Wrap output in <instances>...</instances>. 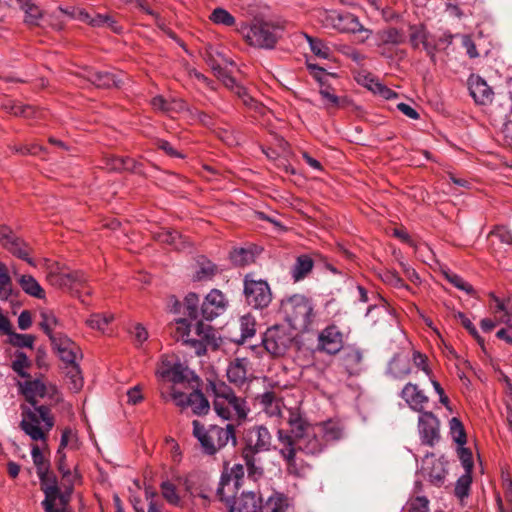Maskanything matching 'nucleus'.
<instances>
[{"label":"nucleus","instance_id":"37","mask_svg":"<svg viewBox=\"0 0 512 512\" xmlns=\"http://www.w3.org/2000/svg\"><path fill=\"white\" fill-rule=\"evenodd\" d=\"M25 13V22L29 25H37L42 18V10L33 0H15Z\"/></svg>","mask_w":512,"mask_h":512},{"label":"nucleus","instance_id":"6","mask_svg":"<svg viewBox=\"0 0 512 512\" xmlns=\"http://www.w3.org/2000/svg\"><path fill=\"white\" fill-rule=\"evenodd\" d=\"M54 426V417L49 407L35 406L33 409H24L20 428L33 441H41L46 445L48 434Z\"/></svg>","mask_w":512,"mask_h":512},{"label":"nucleus","instance_id":"42","mask_svg":"<svg viewBox=\"0 0 512 512\" xmlns=\"http://www.w3.org/2000/svg\"><path fill=\"white\" fill-rule=\"evenodd\" d=\"M193 413L197 415L207 414L210 409L209 401L206 399L204 394L198 390L190 393V404Z\"/></svg>","mask_w":512,"mask_h":512},{"label":"nucleus","instance_id":"21","mask_svg":"<svg viewBox=\"0 0 512 512\" xmlns=\"http://www.w3.org/2000/svg\"><path fill=\"white\" fill-rule=\"evenodd\" d=\"M401 397L414 411L423 412L425 404L428 403V397L416 384L407 383L401 391Z\"/></svg>","mask_w":512,"mask_h":512},{"label":"nucleus","instance_id":"34","mask_svg":"<svg viewBox=\"0 0 512 512\" xmlns=\"http://www.w3.org/2000/svg\"><path fill=\"white\" fill-rule=\"evenodd\" d=\"M405 40L404 35L396 28L390 27L376 33V45L382 47L388 44L398 45Z\"/></svg>","mask_w":512,"mask_h":512},{"label":"nucleus","instance_id":"48","mask_svg":"<svg viewBox=\"0 0 512 512\" xmlns=\"http://www.w3.org/2000/svg\"><path fill=\"white\" fill-rule=\"evenodd\" d=\"M209 19L217 25L229 27L235 24L234 16L223 8H215L210 14Z\"/></svg>","mask_w":512,"mask_h":512},{"label":"nucleus","instance_id":"36","mask_svg":"<svg viewBox=\"0 0 512 512\" xmlns=\"http://www.w3.org/2000/svg\"><path fill=\"white\" fill-rule=\"evenodd\" d=\"M427 31L423 25L410 26V42L414 48H418L423 45L424 49L429 53L433 54L434 48L428 43Z\"/></svg>","mask_w":512,"mask_h":512},{"label":"nucleus","instance_id":"38","mask_svg":"<svg viewBox=\"0 0 512 512\" xmlns=\"http://www.w3.org/2000/svg\"><path fill=\"white\" fill-rule=\"evenodd\" d=\"M216 272V266L211 261L202 258L197 262V269L193 274V281H209L215 276Z\"/></svg>","mask_w":512,"mask_h":512},{"label":"nucleus","instance_id":"24","mask_svg":"<svg viewBox=\"0 0 512 512\" xmlns=\"http://www.w3.org/2000/svg\"><path fill=\"white\" fill-rule=\"evenodd\" d=\"M83 76L98 88L118 87L121 83V79L117 75L110 72L95 71L92 68L85 69Z\"/></svg>","mask_w":512,"mask_h":512},{"label":"nucleus","instance_id":"31","mask_svg":"<svg viewBox=\"0 0 512 512\" xmlns=\"http://www.w3.org/2000/svg\"><path fill=\"white\" fill-rule=\"evenodd\" d=\"M291 507V499L280 492H274L269 496L264 505L266 512H288Z\"/></svg>","mask_w":512,"mask_h":512},{"label":"nucleus","instance_id":"14","mask_svg":"<svg viewBox=\"0 0 512 512\" xmlns=\"http://www.w3.org/2000/svg\"><path fill=\"white\" fill-rule=\"evenodd\" d=\"M194 334L195 337L185 339V344L194 348L197 355L204 354L208 345H216L215 330L211 325L199 321Z\"/></svg>","mask_w":512,"mask_h":512},{"label":"nucleus","instance_id":"57","mask_svg":"<svg viewBox=\"0 0 512 512\" xmlns=\"http://www.w3.org/2000/svg\"><path fill=\"white\" fill-rule=\"evenodd\" d=\"M380 277L383 282L395 288L409 289V286L404 283L403 279L395 271L384 270L380 273Z\"/></svg>","mask_w":512,"mask_h":512},{"label":"nucleus","instance_id":"60","mask_svg":"<svg viewBox=\"0 0 512 512\" xmlns=\"http://www.w3.org/2000/svg\"><path fill=\"white\" fill-rule=\"evenodd\" d=\"M161 491L163 497L172 505H178L180 503V497L177 494L176 487L169 481H164L161 484Z\"/></svg>","mask_w":512,"mask_h":512},{"label":"nucleus","instance_id":"40","mask_svg":"<svg viewBox=\"0 0 512 512\" xmlns=\"http://www.w3.org/2000/svg\"><path fill=\"white\" fill-rule=\"evenodd\" d=\"M19 285L22 290L30 296L42 299L45 297V292L37 282V280L31 275H22L18 279Z\"/></svg>","mask_w":512,"mask_h":512},{"label":"nucleus","instance_id":"25","mask_svg":"<svg viewBox=\"0 0 512 512\" xmlns=\"http://www.w3.org/2000/svg\"><path fill=\"white\" fill-rule=\"evenodd\" d=\"M40 480L41 490L43 491L45 498L44 500L49 499L51 502L57 501L61 502V499L69 497V495L64 494L60 491L57 481L53 473L50 469L41 476H38Z\"/></svg>","mask_w":512,"mask_h":512},{"label":"nucleus","instance_id":"54","mask_svg":"<svg viewBox=\"0 0 512 512\" xmlns=\"http://www.w3.org/2000/svg\"><path fill=\"white\" fill-rule=\"evenodd\" d=\"M456 454L465 472H472L474 461L472 452L464 445L457 446Z\"/></svg>","mask_w":512,"mask_h":512},{"label":"nucleus","instance_id":"20","mask_svg":"<svg viewBox=\"0 0 512 512\" xmlns=\"http://www.w3.org/2000/svg\"><path fill=\"white\" fill-rule=\"evenodd\" d=\"M151 106L154 110L162 112L165 115L173 117L175 114L188 111L187 103L182 99H165L163 96H155L151 99Z\"/></svg>","mask_w":512,"mask_h":512},{"label":"nucleus","instance_id":"53","mask_svg":"<svg viewBox=\"0 0 512 512\" xmlns=\"http://www.w3.org/2000/svg\"><path fill=\"white\" fill-rule=\"evenodd\" d=\"M239 326L241 331V339L244 341L255 334V319L247 314L240 318Z\"/></svg>","mask_w":512,"mask_h":512},{"label":"nucleus","instance_id":"29","mask_svg":"<svg viewBox=\"0 0 512 512\" xmlns=\"http://www.w3.org/2000/svg\"><path fill=\"white\" fill-rule=\"evenodd\" d=\"M242 458L247 466L248 478L257 481L263 476L264 469L258 454L254 453L250 448H243Z\"/></svg>","mask_w":512,"mask_h":512},{"label":"nucleus","instance_id":"61","mask_svg":"<svg viewBox=\"0 0 512 512\" xmlns=\"http://www.w3.org/2000/svg\"><path fill=\"white\" fill-rule=\"evenodd\" d=\"M199 297L195 293H189L184 299L185 311L191 319L198 317Z\"/></svg>","mask_w":512,"mask_h":512},{"label":"nucleus","instance_id":"26","mask_svg":"<svg viewBox=\"0 0 512 512\" xmlns=\"http://www.w3.org/2000/svg\"><path fill=\"white\" fill-rule=\"evenodd\" d=\"M411 372V358L408 354H396L389 362L388 373L395 379H403Z\"/></svg>","mask_w":512,"mask_h":512},{"label":"nucleus","instance_id":"44","mask_svg":"<svg viewBox=\"0 0 512 512\" xmlns=\"http://www.w3.org/2000/svg\"><path fill=\"white\" fill-rule=\"evenodd\" d=\"M5 109L13 115L23 116L25 118L37 117V114L40 113L31 105H23L13 101H8L5 105Z\"/></svg>","mask_w":512,"mask_h":512},{"label":"nucleus","instance_id":"18","mask_svg":"<svg viewBox=\"0 0 512 512\" xmlns=\"http://www.w3.org/2000/svg\"><path fill=\"white\" fill-rule=\"evenodd\" d=\"M271 440V434L266 427L262 425L254 426L248 430L246 446L244 448H250L254 453L258 454L270 449Z\"/></svg>","mask_w":512,"mask_h":512},{"label":"nucleus","instance_id":"56","mask_svg":"<svg viewBox=\"0 0 512 512\" xmlns=\"http://www.w3.org/2000/svg\"><path fill=\"white\" fill-rule=\"evenodd\" d=\"M498 239L501 243L511 245L512 244V233L504 226H498L488 234L487 240L494 243V240Z\"/></svg>","mask_w":512,"mask_h":512},{"label":"nucleus","instance_id":"22","mask_svg":"<svg viewBox=\"0 0 512 512\" xmlns=\"http://www.w3.org/2000/svg\"><path fill=\"white\" fill-rule=\"evenodd\" d=\"M249 361L247 358H236L227 367L228 381L235 386H242L248 379Z\"/></svg>","mask_w":512,"mask_h":512},{"label":"nucleus","instance_id":"10","mask_svg":"<svg viewBox=\"0 0 512 512\" xmlns=\"http://www.w3.org/2000/svg\"><path fill=\"white\" fill-rule=\"evenodd\" d=\"M244 295L248 305L255 309L266 308L272 301V292L267 281L254 279L251 274L244 278Z\"/></svg>","mask_w":512,"mask_h":512},{"label":"nucleus","instance_id":"46","mask_svg":"<svg viewBox=\"0 0 512 512\" xmlns=\"http://www.w3.org/2000/svg\"><path fill=\"white\" fill-rule=\"evenodd\" d=\"M230 258L235 265L246 266L254 262L255 254L250 249L238 248L231 253Z\"/></svg>","mask_w":512,"mask_h":512},{"label":"nucleus","instance_id":"16","mask_svg":"<svg viewBox=\"0 0 512 512\" xmlns=\"http://www.w3.org/2000/svg\"><path fill=\"white\" fill-rule=\"evenodd\" d=\"M343 347V334L335 325H329L318 335L317 348L328 354H337Z\"/></svg>","mask_w":512,"mask_h":512},{"label":"nucleus","instance_id":"51","mask_svg":"<svg viewBox=\"0 0 512 512\" xmlns=\"http://www.w3.org/2000/svg\"><path fill=\"white\" fill-rule=\"evenodd\" d=\"M472 472H465L463 475H461L455 485V495L463 499L464 497H467L469 494L470 486L472 483Z\"/></svg>","mask_w":512,"mask_h":512},{"label":"nucleus","instance_id":"23","mask_svg":"<svg viewBox=\"0 0 512 512\" xmlns=\"http://www.w3.org/2000/svg\"><path fill=\"white\" fill-rule=\"evenodd\" d=\"M489 298V309L497 318V322L512 328V307L493 293L489 294Z\"/></svg>","mask_w":512,"mask_h":512},{"label":"nucleus","instance_id":"39","mask_svg":"<svg viewBox=\"0 0 512 512\" xmlns=\"http://www.w3.org/2000/svg\"><path fill=\"white\" fill-rule=\"evenodd\" d=\"M14 294L12 279L7 266L0 262V301H7Z\"/></svg>","mask_w":512,"mask_h":512},{"label":"nucleus","instance_id":"9","mask_svg":"<svg viewBox=\"0 0 512 512\" xmlns=\"http://www.w3.org/2000/svg\"><path fill=\"white\" fill-rule=\"evenodd\" d=\"M295 335L284 325H274L264 333L262 343L266 351L275 357H282L293 347Z\"/></svg>","mask_w":512,"mask_h":512},{"label":"nucleus","instance_id":"63","mask_svg":"<svg viewBox=\"0 0 512 512\" xmlns=\"http://www.w3.org/2000/svg\"><path fill=\"white\" fill-rule=\"evenodd\" d=\"M410 358L416 368L422 370L427 376H430L431 370L428 366V358L425 354L420 351L413 350Z\"/></svg>","mask_w":512,"mask_h":512},{"label":"nucleus","instance_id":"58","mask_svg":"<svg viewBox=\"0 0 512 512\" xmlns=\"http://www.w3.org/2000/svg\"><path fill=\"white\" fill-rule=\"evenodd\" d=\"M89 24L92 26L100 27V26H108L113 31L119 32V29L116 27V22L114 19L108 15V14H94L91 15V18L89 20Z\"/></svg>","mask_w":512,"mask_h":512},{"label":"nucleus","instance_id":"55","mask_svg":"<svg viewBox=\"0 0 512 512\" xmlns=\"http://www.w3.org/2000/svg\"><path fill=\"white\" fill-rule=\"evenodd\" d=\"M45 512H72L69 507V497L61 499V502H51L50 498L42 501Z\"/></svg>","mask_w":512,"mask_h":512},{"label":"nucleus","instance_id":"4","mask_svg":"<svg viewBox=\"0 0 512 512\" xmlns=\"http://www.w3.org/2000/svg\"><path fill=\"white\" fill-rule=\"evenodd\" d=\"M193 435L199 441L202 450L208 455H214L225 447L230 441L235 446L237 443L235 425L228 423L225 427L209 425L205 427L200 421L194 420Z\"/></svg>","mask_w":512,"mask_h":512},{"label":"nucleus","instance_id":"2","mask_svg":"<svg viewBox=\"0 0 512 512\" xmlns=\"http://www.w3.org/2000/svg\"><path fill=\"white\" fill-rule=\"evenodd\" d=\"M213 395L212 405L217 416L223 420L234 421L238 425L246 421L250 408L245 398L235 394L225 382H210Z\"/></svg>","mask_w":512,"mask_h":512},{"label":"nucleus","instance_id":"62","mask_svg":"<svg viewBox=\"0 0 512 512\" xmlns=\"http://www.w3.org/2000/svg\"><path fill=\"white\" fill-rule=\"evenodd\" d=\"M111 321L112 316L93 314L86 322L91 328L104 331Z\"/></svg>","mask_w":512,"mask_h":512},{"label":"nucleus","instance_id":"35","mask_svg":"<svg viewBox=\"0 0 512 512\" xmlns=\"http://www.w3.org/2000/svg\"><path fill=\"white\" fill-rule=\"evenodd\" d=\"M362 352L357 348H348L342 358L343 365L350 375L357 374L362 362Z\"/></svg>","mask_w":512,"mask_h":512},{"label":"nucleus","instance_id":"47","mask_svg":"<svg viewBox=\"0 0 512 512\" xmlns=\"http://www.w3.org/2000/svg\"><path fill=\"white\" fill-rule=\"evenodd\" d=\"M450 435L457 446L466 444V434L461 421L453 417L449 422Z\"/></svg>","mask_w":512,"mask_h":512},{"label":"nucleus","instance_id":"19","mask_svg":"<svg viewBox=\"0 0 512 512\" xmlns=\"http://www.w3.org/2000/svg\"><path fill=\"white\" fill-rule=\"evenodd\" d=\"M229 504L230 512H260L262 509V499L255 492H243L240 497Z\"/></svg>","mask_w":512,"mask_h":512},{"label":"nucleus","instance_id":"52","mask_svg":"<svg viewBox=\"0 0 512 512\" xmlns=\"http://www.w3.org/2000/svg\"><path fill=\"white\" fill-rule=\"evenodd\" d=\"M67 377L70 379L71 389L75 392L79 391L83 386V377L78 363L69 364Z\"/></svg>","mask_w":512,"mask_h":512},{"label":"nucleus","instance_id":"7","mask_svg":"<svg viewBox=\"0 0 512 512\" xmlns=\"http://www.w3.org/2000/svg\"><path fill=\"white\" fill-rule=\"evenodd\" d=\"M318 20L320 23L329 29H334L340 33H353L357 34L359 42L368 40L372 31L365 28L352 13L340 12L337 10H323L318 13Z\"/></svg>","mask_w":512,"mask_h":512},{"label":"nucleus","instance_id":"17","mask_svg":"<svg viewBox=\"0 0 512 512\" xmlns=\"http://www.w3.org/2000/svg\"><path fill=\"white\" fill-rule=\"evenodd\" d=\"M227 299L218 289H212L201 305V315L206 320H213L223 314L227 307Z\"/></svg>","mask_w":512,"mask_h":512},{"label":"nucleus","instance_id":"3","mask_svg":"<svg viewBox=\"0 0 512 512\" xmlns=\"http://www.w3.org/2000/svg\"><path fill=\"white\" fill-rule=\"evenodd\" d=\"M281 310L290 329L300 333L311 330L315 322L316 312L310 298L301 294H294L282 301Z\"/></svg>","mask_w":512,"mask_h":512},{"label":"nucleus","instance_id":"8","mask_svg":"<svg viewBox=\"0 0 512 512\" xmlns=\"http://www.w3.org/2000/svg\"><path fill=\"white\" fill-rule=\"evenodd\" d=\"M46 278L53 287L69 289L79 295L82 292L86 295L91 294L87 276L81 271L70 272L58 264H52L48 267Z\"/></svg>","mask_w":512,"mask_h":512},{"label":"nucleus","instance_id":"50","mask_svg":"<svg viewBox=\"0 0 512 512\" xmlns=\"http://www.w3.org/2000/svg\"><path fill=\"white\" fill-rule=\"evenodd\" d=\"M311 51L319 58L328 59L331 55L330 48L320 39L305 35Z\"/></svg>","mask_w":512,"mask_h":512},{"label":"nucleus","instance_id":"5","mask_svg":"<svg viewBox=\"0 0 512 512\" xmlns=\"http://www.w3.org/2000/svg\"><path fill=\"white\" fill-rule=\"evenodd\" d=\"M283 27L271 21L255 19L240 28L245 41L255 48L273 49L281 38Z\"/></svg>","mask_w":512,"mask_h":512},{"label":"nucleus","instance_id":"45","mask_svg":"<svg viewBox=\"0 0 512 512\" xmlns=\"http://www.w3.org/2000/svg\"><path fill=\"white\" fill-rule=\"evenodd\" d=\"M503 488L505 496V504L500 496H497V504L499 512H512V480L509 476L503 477Z\"/></svg>","mask_w":512,"mask_h":512},{"label":"nucleus","instance_id":"27","mask_svg":"<svg viewBox=\"0 0 512 512\" xmlns=\"http://www.w3.org/2000/svg\"><path fill=\"white\" fill-rule=\"evenodd\" d=\"M137 165V162L130 157L107 155L103 158L102 168L115 172H134L137 170Z\"/></svg>","mask_w":512,"mask_h":512},{"label":"nucleus","instance_id":"41","mask_svg":"<svg viewBox=\"0 0 512 512\" xmlns=\"http://www.w3.org/2000/svg\"><path fill=\"white\" fill-rule=\"evenodd\" d=\"M31 457L33 464L36 467L37 475L42 477V475H44L50 469V462L48 458L45 456L43 450L38 445H32Z\"/></svg>","mask_w":512,"mask_h":512},{"label":"nucleus","instance_id":"12","mask_svg":"<svg viewBox=\"0 0 512 512\" xmlns=\"http://www.w3.org/2000/svg\"><path fill=\"white\" fill-rule=\"evenodd\" d=\"M418 432L421 443L430 447L440 440L439 420L432 412H422L418 418Z\"/></svg>","mask_w":512,"mask_h":512},{"label":"nucleus","instance_id":"43","mask_svg":"<svg viewBox=\"0 0 512 512\" xmlns=\"http://www.w3.org/2000/svg\"><path fill=\"white\" fill-rule=\"evenodd\" d=\"M313 268V261L308 256H300L297 258L292 268V277L295 281L303 279Z\"/></svg>","mask_w":512,"mask_h":512},{"label":"nucleus","instance_id":"13","mask_svg":"<svg viewBox=\"0 0 512 512\" xmlns=\"http://www.w3.org/2000/svg\"><path fill=\"white\" fill-rule=\"evenodd\" d=\"M0 244L14 256L34 265L33 260L29 258L28 245L6 226H0Z\"/></svg>","mask_w":512,"mask_h":512},{"label":"nucleus","instance_id":"49","mask_svg":"<svg viewBox=\"0 0 512 512\" xmlns=\"http://www.w3.org/2000/svg\"><path fill=\"white\" fill-rule=\"evenodd\" d=\"M40 327L42 330L49 336L51 339V336H56V334H53L54 328L58 325V319L51 311H41L40 313Z\"/></svg>","mask_w":512,"mask_h":512},{"label":"nucleus","instance_id":"28","mask_svg":"<svg viewBox=\"0 0 512 512\" xmlns=\"http://www.w3.org/2000/svg\"><path fill=\"white\" fill-rule=\"evenodd\" d=\"M262 410L270 417L280 416L282 409V401L272 391L264 392L256 397Z\"/></svg>","mask_w":512,"mask_h":512},{"label":"nucleus","instance_id":"59","mask_svg":"<svg viewBox=\"0 0 512 512\" xmlns=\"http://www.w3.org/2000/svg\"><path fill=\"white\" fill-rule=\"evenodd\" d=\"M442 273L444 277L447 279V281H449L456 288L466 291L467 293H469L472 290V287L469 283L464 281L462 277L450 271L449 269L442 270Z\"/></svg>","mask_w":512,"mask_h":512},{"label":"nucleus","instance_id":"15","mask_svg":"<svg viewBox=\"0 0 512 512\" xmlns=\"http://www.w3.org/2000/svg\"><path fill=\"white\" fill-rule=\"evenodd\" d=\"M51 342L61 360L67 365L74 364L82 358L80 347L66 335L59 333L51 336Z\"/></svg>","mask_w":512,"mask_h":512},{"label":"nucleus","instance_id":"11","mask_svg":"<svg viewBox=\"0 0 512 512\" xmlns=\"http://www.w3.org/2000/svg\"><path fill=\"white\" fill-rule=\"evenodd\" d=\"M244 474L245 471L242 464H235L229 471L225 470L222 473L217 488V495L221 501L229 502V499L233 497L235 491L240 488Z\"/></svg>","mask_w":512,"mask_h":512},{"label":"nucleus","instance_id":"1","mask_svg":"<svg viewBox=\"0 0 512 512\" xmlns=\"http://www.w3.org/2000/svg\"><path fill=\"white\" fill-rule=\"evenodd\" d=\"M288 425L290 431L278 430V451L285 461L287 472L294 476L302 477L306 474L309 466L298 455V452H303L307 455H318L324 450L326 445L315 427L298 413L290 412Z\"/></svg>","mask_w":512,"mask_h":512},{"label":"nucleus","instance_id":"64","mask_svg":"<svg viewBox=\"0 0 512 512\" xmlns=\"http://www.w3.org/2000/svg\"><path fill=\"white\" fill-rule=\"evenodd\" d=\"M429 501L426 497L419 496L407 503V512H429Z\"/></svg>","mask_w":512,"mask_h":512},{"label":"nucleus","instance_id":"32","mask_svg":"<svg viewBox=\"0 0 512 512\" xmlns=\"http://www.w3.org/2000/svg\"><path fill=\"white\" fill-rule=\"evenodd\" d=\"M313 426L320 434V437L324 441L325 445L331 441L340 439L342 436V429L337 422L330 420Z\"/></svg>","mask_w":512,"mask_h":512},{"label":"nucleus","instance_id":"30","mask_svg":"<svg viewBox=\"0 0 512 512\" xmlns=\"http://www.w3.org/2000/svg\"><path fill=\"white\" fill-rule=\"evenodd\" d=\"M156 239L172 246L175 250H185L190 247L189 241L177 231L163 230L156 235Z\"/></svg>","mask_w":512,"mask_h":512},{"label":"nucleus","instance_id":"33","mask_svg":"<svg viewBox=\"0 0 512 512\" xmlns=\"http://www.w3.org/2000/svg\"><path fill=\"white\" fill-rule=\"evenodd\" d=\"M23 395L26 400L34 407L36 406V399L44 397L46 394V386L40 380H32L24 383L22 388Z\"/></svg>","mask_w":512,"mask_h":512}]
</instances>
